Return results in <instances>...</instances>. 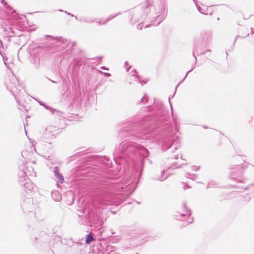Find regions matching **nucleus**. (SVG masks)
Listing matches in <instances>:
<instances>
[{"instance_id": "obj_1", "label": "nucleus", "mask_w": 254, "mask_h": 254, "mask_svg": "<svg viewBox=\"0 0 254 254\" xmlns=\"http://www.w3.org/2000/svg\"><path fill=\"white\" fill-rule=\"evenodd\" d=\"M57 179L58 180L59 183L62 184L64 182V179L62 175L60 173H58L56 174Z\"/></svg>"}, {"instance_id": "obj_2", "label": "nucleus", "mask_w": 254, "mask_h": 254, "mask_svg": "<svg viewBox=\"0 0 254 254\" xmlns=\"http://www.w3.org/2000/svg\"><path fill=\"white\" fill-rule=\"evenodd\" d=\"M93 241H94V239L93 238L92 234H89L86 238V243L87 244H89L90 243Z\"/></svg>"}]
</instances>
